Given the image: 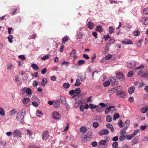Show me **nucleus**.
I'll return each mask as SVG.
<instances>
[{
    "label": "nucleus",
    "instance_id": "obj_64",
    "mask_svg": "<svg viewBox=\"0 0 148 148\" xmlns=\"http://www.w3.org/2000/svg\"><path fill=\"white\" fill-rule=\"evenodd\" d=\"M80 110L81 111L83 112L84 109V106L83 105H81L80 106Z\"/></svg>",
    "mask_w": 148,
    "mask_h": 148
},
{
    "label": "nucleus",
    "instance_id": "obj_54",
    "mask_svg": "<svg viewBox=\"0 0 148 148\" xmlns=\"http://www.w3.org/2000/svg\"><path fill=\"white\" fill-rule=\"evenodd\" d=\"M16 112V110L15 109H14L13 110H12L10 112V114L11 116H12Z\"/></svg>",
    "mask_w": 148,
    "mask_h": 148
},
{
    "label": "nucleus",
    "instance_id": "obj_30",
    "mask_svg": "<svg viewBox=\"0 0 148 148\" xmlns=\"http://www.w3.org/2000/svg\"><path fill=\"white\" fill-rule=\"evenodd\" d=\"M110 84V81L109 80L105 82L103 84V85L104 87H107Z\"/></svg>",
    "mask_w": 148,
    "mask_h": 148
},
{
    "label": "nucleus",
    "instance_id": "obj_61",
    "mask_svg": "<svg viewBox=\"0 0 148 148\" xmlns=\"http://www.w3.org/2000/svg\"><path fill=\"white\" fill-rule=\"evenodd\" d=\"M128 100L130 103H132L134 101V98L133 97H130L129 98Z\"/></svg>",
    "mask_w": 148,
    "mask_h": 148
},
{
    "label": "nucleus",
    "instance_id": "obj_59",
    "mask_svg": "<svg viewBox=\"0 0 148 148\" xmlns=\"http://www.w3.org/2000/svg\"><path fill=\"white\" fill-rule=\"evenodd\" d=\"M86 77L85 75H84V76H83L82 75L80 77L81 80L82 81H84L86 79Z\"/></svg>",
    "mask_w": 148,
    "mask_h": 148
},
{
    "label": "nucleus",
    "instance_id": "obj_47",
    "mask_svg": "<svg viewBox=\"0 0 148 148\" xmlns=\"http://www.w3.org/2000/svg\"><path fill=\"white\" fill-rule=\"evenodd\" d=\"M144 67V66L143 64H141L140 66L136 68L135 70L140 69Z\"/></svg>",
    "mask_w": 148,
    "mask_h": 148
},
{
    "label": "nucleus",
    "instance_id": "obj_25",
    "mask_svg": "<svg viewBox=\"0 0 148 148\" xmlns=\"http://www.w3.org/2000/svg\"><path fill=\"white\" fill-rule=\"evenodd\" d=\"M81 84V83L80 82L79 79H77L76 80V82L75 84V86H80Z\"/></svg>",
    "mask_w": 148,
    "mask_h": 148
},
{
    "label": "nucleus",
    "instance_id": "obj_1",
    "mask_svg": "<svg viewBox=\"0 0 148 148\" xmlns=\"http://www.w3.org/2000/svg\"><path fill=\"white\" fill-rule=\"evenodd\" d=\"M85 137H83L82 138V140L84 142L87 141H89L92 138L93 134L90 131H89L85 134Z\"/></svg>",
    "mask_w": 148,
    "mask_h": 148
},
{
    "label": "nucleus",
    "instance_id": "obj_33",
    "mask_svg": "<svg viewBox=\"0 0 148 148\" xmlns=\"http://www.w3.org/2000/svg\"><path fill=\"white\" fill-rule=\"evenodd\" d=\"M102 108L99 106L97 107L96 110L97 112H101L102 111Z\"/></svg>",
    "mask_w": 148,
    "mask_h": 148
},
{
    "label": "nucleus",
    "instance_id": "obj_36",
    "mask_svg": "<svg viewBox=\"0 0 148 148\" xmlns=\"http://www.w3.org/2000/svg\"><path fill=\"white\" fill-rule=\"evenodd\" d=\"M48 132L47 131H45L42 134V138H45L47 136H48Z\"/></svg>",
    "mask_w": 148,
    "mask_h": 148
},
{
    "label": "nucleus",
    "instance_id": "obj_37",
    "mask_svg": "<svg viewBox=\"0 0 148 148\" xmlns=\"http://www.w3.org/2000/svg\"><path fill=\"white\" fill-rule=\"evenodd\" d=\"M32 67L35 70H38L39 69L38 67L35 64H32Z\"/></svg>",
    "mask_w": 148,
    "mask_h": 148
},
{
    "label": "nucleus",
    "instance_id": "obj_23",
    "mask_svg": "<svg viewBox=\"0 0 148 148\" xmlns=\"http://www.w3.org/2000/svg\"><path fill=\"white\" fill-rule=\"evenodd\" d=\"M118 89L117 87H115L112 88L111 90H108V92L109 93H111L116 92Z\"/></svg>",
    "mask_w": 148,
    "mask_h": 148
},
{
    "label": "nucleus",
    "instance_id": "obj_55",
    "mask_svg": "<svg viewBox=\"0 0 148 148\" xmlns=\"http://www.w3.org/2000/svg\"><path fill=\"white\" fill-rule=\"evenodd\" d=\"M99 125L98 123L97 122H94L93 124V127L96 128L98 127Z\"/></svg>",
    "mask_w": 148,
    "mask_h": 148
},
{
    "label": "nucleus",
    "instance_id": "obj_8",
    "mask_svg": "<svg viewBox=\"0 0 148 148\" xmlns=\"http://www.w3.org/2000/svg\"><path fill=\"white\" fill-rule=\"evenodd\" d=\"M109 132L108 130L107 129H104L100 131L99 133V134L100 136L104 135H106Z\"/></svg>",
    "mask_w": 148,
    "mask_h": 148
},
{
    "label": "nucleus",
    "instance_id": "obj_2",
    "mask_svg": "<svg viewBox=\"0 0 148 148\" xmlns=\"http://www.w3.org/2000/svg\"><path fill=\"white\" fill-rule=\"evenodd\" d=\"M116 95L119 98H124L126 96V94L125 92L122 90L118 91L116 92Z\"/></svg>",
    "mask_w": 148,
    "mask_h": 148
},
{
    "label": "nucleus",
    "instance_id": "obj_18",
    "mask_svg": "<svg viewBox=\"0 0 148 148\" xmlns=\"http://www.w3.org/2000/svg\"><path fill=\"white\" fill-rule=\"evenodd\" d=\"M96 30L100 32H102L103 30V29L102 27L101 26H98L96 28Z\"/></svg>",
    "mask_w": 148,
    "mask_h": 148
},
{
    "label": "nucleus",
    "instance_id": "obj_45",
    "mask_svg": "<svg viewBox=\"0 0 148 148\" xmlns=\"http://www.w3.org/2000/svg\"><path fill=\"white\" fill-rule=\"evenodd\" d=\"M49 58V56L48 55L42 57L41 59L42 60H45Z\"/></svg>",
    "mask_w": 148,
    "mask_h": 148
},
{
    "label": "nucleus",
    "instance_id": "obj_40",
    "mask_svg": "<svg viewBox=\"0 0 148 148\" xmlns=\"http://www.w3.org/2000/svg\"><path fill=\"white\" fill-rule=\"evenodd\" d=\"M47 83V79H43L42 81L41 84L42 85H45Z\"/></svg>",
    "mask_w": 148,
    "mask_h": 148
},
{
    "label": "nucleus",
    "instance_id": "obj_17",
    "mask_svg": "<svg viewBox=\"0 0 148 148\" xmlns=\"http://www.w3.org/2000/svg\"><path fill=\"white\" fill-rule=\"evenodd\" d=\"M141 20L143 22H144V25H148V18L143 17L142 18Z\"/></svg>",
    "mask_w": 148,
    "mask_h": 148
},
{
    "label": "nucleus",
    "instance_id": "obj_3",
    "mask_svg": "<svg viewBox=\"0 0 148 148\" xmlns=\"http://www.w3.org/2000/svg\"><path fill=\"white\" fill-rule=\"evenodd\" d=\"M62 97H65L64 96H60L58 97L56 100V107H59L60 106V103H62L64 101L62 99Z\"/></svg>",
    "mask_w": 148,
    "mask_h": 148
},
{
    "label": "nucleus",
    "instance_id": "obj_13",
    "mask_svg": "<svg viewBox=\"0 0 148 148\" xmlns=\"http://www.w3.org/2000/svg\"><path fill=\"white\" fill-rule=\"evenodd\" d=\"M80 131L83 134H84L85 132H86L87 130L86 128L84 126H82L79 129Z\"/></svg>",
    "mask_w": 148,
    "mask_h": 148
},
{
    "label": "nucleus",
    "instance_id": "obj_44",
    "mask_svg": "<svg viewBox=\"0 0 148 148\" xmlns=\"http://www.w3.org/2000/svg\"><path fill=\"white\" fill-rule=\"evenodd\" d=\"M123 123V121L121 120H120L119 121V122L118 123V124L119 125V127L122 128L123 127V125H122V124Z\"/></svg>",
    "mask_w": 148,
    "mask_h": 148
},
{
    "label": "nucleus",
    "instance_id": "obj_27",
    "mask_svg": "<svg viewBox=\"0 0 148 148\" xmlns=\"http://www.w3.org/2000/svg\"><path fill=\"white\" fill-rule=\"evenodd\" d=\"M74 90L75 91V93L77 94H79L81 92L80 89L79 88H76Z\"/></svg>",
    "mask_w": 148,
    "mask_h": 148
},
{
    "label": "nucleus",
    "instance_id": "obj_10",
    "mask_svg": "<svg viewBox=\"0 0 148 148\" xmlns=\"http://www.w3.org/2000/svg\"><path fill=\"white\" fill-rule=\"evenodd\" d=\"M82 36L83 34L82 32L79 31V32H77V34L76 36V39L77 40L81 39L82 38Z\"/></svg>",
    "mask_w": 148,
    "mask_h": 148
},
{
    "label": "nucleus",
    "instance_id": "obj_39",
    "mask_svg": "<svg viewBox=\"0 0 148 148\" xmlns=\"http://www.w3.org/2000/svg\"><path fill=\"white\" fill-rule=\"evenodd\" d=\"M125 135L121 136L119 137V140L121 141H122L125 139Z\"/></svg>",
    "mask_w": 148,
    "mask_h": 148
},
{
    "label": "nucleus",
    "instance_id": "obj_15",
    "mask_svg": "<svg viewBox=\"0 0 148 148\" xmlns=\"http://www.w3.org/2000/svg\"><path fill=\"white\" fill-rule=\"evenodd\" d=\"M70 54L71 56L73 57L74 58H77L76 55V51L75 50L73 49L72 51L70 52Z\"/></svg>",
    "mask_w": 148,
    "mask_h": 148
},
{
    "label": "nucleus",
    "instance_id": "obj_51",
    "mask_svg": "<svg viewBox=\"0 0 148 148\" xmlns=\"http://www.w3.org/2000/svg\"><path fill=\"white\" fill-rule=\"evenodd\" d=\"M13 37L12 36V35H10L8 37V40L9 41V42L10 43H12V39H13Z\"/></svg>",
    "mask_w": 148,
    "mask_h": 148
},
{
    "label": "nucleus",
    "instance_id": "obj_43",
    "mask_svg": "<svg viewBox=\"0 0 148 148\" xmlns=\"http://www.w3.org/2000/svg\"><path fill=\"white\" fill-rule=\"evenodd\" d=\"M134 34L136 36H138L140 34V32L138 30H136L134 32Z\"/></svg>",
    "mask_w": 148,
    "mask_h": 148
},
{
    "label": "nucleus",
    "instance_id": "obj_35",
    "mask_svg": "<svg viewBox=\"0 0 148 148\" xmlns=\"http://www.w3.org/2000/svg\"><path fill=\"white\" fill-rule=\"evenodd\" d=\"M112 57V55L111 54H108L104 58L106 60H110Z\"/></svg>",
    "mask_w": 148,
    "mask_h": 148
},
{
    "label": "nucleus",
    "instance_id": "obj_12",
    "mask_svg": "<svg viewBox=\"0 0 148 148\" xmlns=\"http://www.w3.org/2000/svg\"><path fill=\"white\" fill-rule=\"evenodd\" d=\"M106 127L108 128L110 130L111 132H113L114 131V129L113 128L112 125L110 123L107 124L106 125Z\"/></svg>",
    "mask_w": 148,
    "mask_h": 148
},
{
    "label": "nucleus",
    "instance_id": "obj_11",
    "mask_svg": "<svg viewBox=\"0 0 148 148\" xmlns=\"http://www.w3.org/2000/svg\"><path fill=\"white\" fill-rule=\"evenodd\" d=\"M13 134L14 136H18L19 137L21 136V133L18 130H15Z\"/></svg>",
    "mask_w": 148,
    "mask_h": 148
},
{
    "label": "nucleus",
    "instance_id": "obj_48",
    "mask_svg": "<svg viewBox=\"0 0 148 148\" xmlns=\"http://www.w3.org/2000/svg\"><path fill=\"white\" fill-rule=\"evenodd\" d=\"M139 132V129H137L136 130H134V133L132 134V135H133V136H134L136 135Z\"/></svg>",
    "mask_w": 148,
    "mask_h": 148
},
{
    "label": "nucleus",
    "instance_id": "obj_42",
    "mask_svg": "<svg viewBox=\"0 0 148 148\" xmlns=\"http://www.w3.org/2000/svg\"><path fill=\"white\" fill-rule=\"evenodd\" d=\"M118 146V143L116 142H115L113 143L112 144V147L114 148H116Z\"/></svg>",
    "mask_w": 148,
    "mask_h": 148
},
{
    "label": "nucleus",
    "instance_id": "obj_32",
    "mask_svg": "<svg viewBox=\"0 0 148 148\" xmlns=\"http://www.w3.org/2000/svg\"><path fill=\"white\" fill-rule=\"evenodd\" d=\"M61 118V115L59 113L56 112V120H60Z\"/></svg>",
    "mask_w": 148,
    "mask_h": 148
},
{
    "label": "nucleus",
    "instance_id": "obj_28",
    "mask_svg": "<svg viewBox=\"0 0 148 148\" xmlns=\"http://www.w3.org/2000/svg\"><path fill=\"white\" fill-rule=\"evenodd\" d=\"M29 99L28 98H24L23 100V102L24 104H27V103L29 102Z\"/></svg>",
    "mask_w": 148,
    "mask_h": 148
},
{
    "label": "nucleus",
    "instance_id": "obj_41",
    "mask_svg": "<svg viewBox=\"0 0 148 148\" xmlns=\"http://www.w3.org/2000/svg\"><path fill=\"white\" fill-rule=\"evenodd\" d=\"M114 28L112 27H109V32L110 34H112L114 30Z\"/></svg>",
    "mask_w": 148,
    "mask_h": 148
},
{
    "label": "nucleus",
    "instance_id": "obj_21",
    "mask_svg": "<svg viewBox=\"0 0 148 148\" xmlns=\"http://www.w3.org/2000/svg\"><path fill=\"white\" fill-rule=\"evenodd\" d=\"M135 88L134 86H131L129 89V93L130 94H131L134 93L135 90Z\"/></svg>",
    "mask_w": 148,
    "mask_h": 148
},
{
    "label": "nucleus",
    "instance_id": "obj_7",
    "mask_svg": "<svg viewBox=\"0 0 148 148\" xmlns=\"http://www.w3.org/2000/svg\"><path fill=\"white\" fill-rule=\"evenodd\" d=\"M122 42L123 44L125 45L132 44L133 43L132 40L127 39H123L122 41Z\"/></svg>",
    "mask_w": 148,
    "mask_h": 148
},
{
    "label": "nucleus",
    "instance_id": "obj_53",
    "mask_svg": "<svg viewBox=\"0 0 148 148\" xmlns=\"http://www.w3.org/2000/svg\"><path fill=\"white\" fill-rule=\"evenodd\" d=\"M143 12L146 14H148V8H145L143 11Z\"/></svg>",
    "mask_w": 148,
    "mask_h": 148
},
{
    "label": "nucleus",
    "instance_id": "obj_19",
    "mask_svg": "<svg viewBox=\"0 0 148 148\" xmlns=\"http://www.w3.org/2000/svg\"><path fill=\"white\" fill-rule=\"evenodd\" d=\"M138 137L136 136L132 140L131 142L132 145H134L138 143Z\"/></svg>",
    "mask_w": 148,
    "mask_h": 148
},
{
    "label": "nucleus",
    "instance_id": "obj_31",
    "mask_svg": "<svg viewBox=\"0 0 148 148\" xmlns=\"http://www.w3.org/2000/svg\"><path fill=\"white\" fill-rule=\"evenodd\" d=\"M134 136L132 135V134H131L129 135H127L126 136V138L127 140H131V139Z\"/></svg>",
    "mask_w": 148,
    "mask_h": 148
},
{
    "label": "nucleus",
    "instance_id": "obj_5",
    "mask_svg": "<svg viewBox=\"0 0 148 148\" xmlns=\"http://www.w3.org/2000/svg\"><path fill=\"white\" fill-rule=\"evenodd\" d=\"M147 72V70L146 69L144 70H141L139 71L138 72L137 74L140 76L143 77L145 78Z\"/></svg>",
    "mask_w": 148,
    "mask_h": 148
},
{
    "label": "nucleus",
    "instance_id": "obj_38",
    "mask_svg": "<svg viewBox=\"0 0 148 148\" xmlns=\"http://www.w3.org/2000/svg\"><path fill=\"white\" fill-rule=\"evenodd\" d=\"M106 121L108 122H110L112 121V118L111 117L110 115H107L106 117Z\"/></svg>",
    "mask_w": 148,
    "mask_h": 148
},
{
    "label": "nucleus",
    "instance_id": "obj_63",
    "mask_svg": "<svg viewBox=\"0 0 148 148\" xmlns=\"http://www.w3.org/2000/svg\"><path fill=\"white\" fill-rule=\"evenodd\" d=\"M106 40H107L108 38H110V36L109 35L107 34V35H104L103 37Z\"/></svg>",
    "mask_w": 148,
    "mask_h": 148
},
{
    "label": "nucleus",
    "instance_id": "obj_20",
    "mask_svg": "<svg viewBox=\"0 0 148 148\" xmlns=\"http://www.w3.org/2000/svg\"><path fill=\"white\" fill-rule=\"evenodd\" d=\"M148 106L146 107H143L140 109V111L142 113H145L148 111Z\"/></svg>",
    "mask_w": 148,
    "mask_h": 148
},
{
    "label": "nucleus",
    "instance_id": "obj_58",
    "mask_svg": "<svg viewBox=\"0 0 148 148\" xmlns=\"http://www.w3.org/2000/svg\"><path fill=\"white\" fill-rule=\"evenodd\" d=\"M91 145L93 147H96L97 145V143L96 141H94L92 143Z\"/></svg>",
    "mask_w": 148,
    "mask_h": 148
},
{
    "label": "nucleus",
    "instance_id": "obj_52",
    "mask_svg": "<svg viewBox=\"0 0 148 148\" xmlns=\"http://www.w3.org/2000/svg\"><path fill=\"white\" fill-rule=\"evenodd\" d=\"M142 40H140L138 41L136 43L137 46L138 47H140L141 45V42Z\"/></svg>",
    "mask_w": 148,
    "mask_h": 148
},
{
    "label": "nucleus",
    "instance_id": "obj_34",
    "mask_svg": "<svg viewBox=\"0 0 148 148\" xmlns=\"http://www.w3.org/2000/svg\"><path fill=\"white\" fill-rule=\"evenodd\" d=\"M106 141L105 140H102L99 141V144L101 145H104L106 144Z\"/></svg>",
    "mask_w": 148,
    "mask_h": 148
},
{
    "label": "nucleus",
    "instance_id": "obj_60",
    "mask_svg": "<svg viewBox=\"0 0 148 148\" xmlns=\"http://www.w3.org/2000/svg\"><path fill=\"white\" fill-rule=\"evenodd\" d=\"M115 108V106H110L109 107H108V108H107L106 109V110H108V111L109 112V111H110L111 110V109L112 108Z\"/></svg>",
    "mask_w": 148,
    "mask_h": 148
},
{
    "label": "nucleus",
    "instance_id": "obj_22",
    "mask_svg": "<svg viewBox=\"0 0 148 148\" xmlns=\"http://www.w3.org/2000/svg\"><path fill=\"white\" fill-rule=\"evenodd\" d=\"M110 82L112 85H113L115 84H117V82L116 81L115 79L112 78V79H110Z\"/></svg>",
    "mask_w": 148,
    "mask_h": 148
},
{
    "label": "nucleus",
    "instance_id": "obj_56",
    "mask_svg": "<svg viewBox=\"0 0 148 148\" xmlns=\"http://www.w3.org/2000/svg\"><path fill=\"white\" fill-rule=\"evenodd\" d=\"M0 114L2 115H4L5 114L4 111L3 109L0 108Z\"/></svg>",
    "mask_w": 148,
    "mask_h": 148
},
{
    "label": "nucleus",
    "instance_id": "obj_26",
    "mask_svg": "<svg viewBox=\"0 0 148 148\" xmlns=\"http://www.w3.org/2000/svg\"><path fill=\"white\" fill-rule=\"evenodd\" d=\"M85 61L82 60H79L78 61L77 63L79 65V66H81L83 64L85 63Z\"/></svg>",
    "mask_w": 148,
    "mask_h": 148
},
{
    "label": "nucleus",
    "instance_id": "obj_62",
    "mask_svg": "<svg viewBox=\"0 0 148 148\" xmlns=\"http://www.w3.org/2000/svg\"><path fill=\"white\" fill-rule=\"evenodd\" d=\"M18 57L22 60H23L25 59V56L23 55L19 56Z\"/></svg>",
    "mask_w": 148,
    "mask_h": 148
},
{
    "label": "nucleus",
    "instance_id": "obj_46",
    "mask_svg": "<svg viewBox=\"0 0 148 148\" xmlns=\"http://www.w3.org/2000/svg\"><path fill=\"white\" fill-rule=\"evenodd\" d=\"M26 92L28 95H31L32 94V90L30 88H27L26 90Z\"/></svg>",
    "mask_w": 148,
    "mask_h": 148
},
{
    "label": "nucleus",
    "instance_id": "obj_16",
    "mask_svg": "<svg viewBox=\"0 0 148 148\" xmlns=\"http://www.w3.org/2000/svg\"><path fill=\"white\" fill-rule=\"evenodd\" d=\"M69 37L67 36H65L62 39V42L63 43L65 44V43L68 41L69 39Z\"/></svg>",
    "mask_w": 148,
    "mask_h": 148
},
{
    "label": "nucleus",
    "instance_id": "obj_9",
    "mask_svg": "<svg viewBox=\"0 0 148 148\" xmlns=\"http://www.w3.org/2000/svg\"><path fill=\"white\" fill-rule=\"evenodd\" d=\"M87 26L90 29H92L94 27V24L92 22L90 21L87 24Z\"/></svg>",
    "mask_w": 148,
    "mask_h": 148
},
{
    "label": "nucleus",
    "instance_id": "obj_24",
    "mask_svg": "<svg viewBox=\"0 0 148 148\" xmlns=\"http://www.w3.org/2000/svg\"><path fill=\"white\" fill-rule=\"evenodd\" d=\"M70 86V84L68 83H64L63 87L65 89H68Z\"/></svg>",
    "mask_w": 148,
    "mask_h": 148
},
{
    "label": "nucleus",
    "instance_id": "obj_4",
    "mask_svg": "<svg viewBox=\"0 0 148 148\" xmlns=\"http://www.w3.org/2000/svg\"><path fill=\"white\" fill-rule=\"evenodd\" d=\"M116 78L120 81H123L125 79V77L123 73L121 72H119L116 73Z\"/></svg>",
    "mask_w": 148,
    "mask_h": 148
},
{
    "label": "nucleus",
    "instance_id": "obj_14",
    "mask_svg": "<svg viewBox=\"0 0 148 148\" xmlns=\"http://www.w3.org/2000/svg\"><path fill=\"white\" fill-rule=\"evenodd\" d=\"M62 99L64 101L62 103L67 108H69L70 106L66 103V98L65 97H62Z\"/></svg>",
    "mask_w": 148,
    "mask_h": 148
},
{
    "label": "nucleus",
    "instance_id": "obj_6",
    "mask_svg": "<svg viewBox=\"0 0 148 148\" xmlns=\"http://www.w3.org/2000/svg\"><path fill=\"white\" fill-rule=\"evenodd\" d=\"M136 65V63L135 62H132L128 63L127 64V66L130 68H135Z\"/></svg>",
    "mask_w": 148,
    "mask_h": 148
},
{
    "label": "nucleus",
    "instance_id": "obj_57",
    "mask_svg": "<svg viewBox=\"0 0 148 148\" xmlns=\"http://www.w3.org/2000/svg\"><path fill=\"white\" fill-rule=\"evenodd\" d=\"M75 93V91L73 90H71L69 92V95L71 96H72L74 95Z\"/></svg>",
    "mask_w": 148,
    "mask_h": 148
},
{
    "label": "nucleus",
    "instance_id": "obj_49",
    "mask_svg": "<svg viewBox=\"0 0 148 148\" xmlns=\"http://www.w3.org/2000/svg\"><path fill=\"white\" fill-rule=\"evenodd\" d=\"M89 107L92 109H93L96 108L97 107L96 105H94L92 103L89 104Z\"/></svg>",
    "mask_w": 148,
    "mask_h": 148
},
{
    "label": "nucleus",
    "instance_id": "obj_29",
    "mask_svg": "<svg viewBox=\"0 0 148 148\" xmlns=\"http://www.w3.org/2000/svg\"><path fill=\"white\" fill-rule=\"evenodd\" d=\"M119 115L118 113L115 114L113 116V119L114 121H115L117 119H118L119 117Z\"/></svg>",
    "mask_w": 148,
    "mask_h": 148
},
{
    "label": "nucleus",
    "instance_id": "obj_50",
    "mask_svg": "<svg viewBox=\"0 0 148 148\" xmlns=\"http://www.w3.org/2000/svg\"><path fill=\"white\" fill-rule=\"evenodd\" d=\"M133 71H130L128 73L127 76L128 77H131L133 75Z\"/></svg>",
    "mask_w": 148,
    "mask_h": 148
}]
</instances>
